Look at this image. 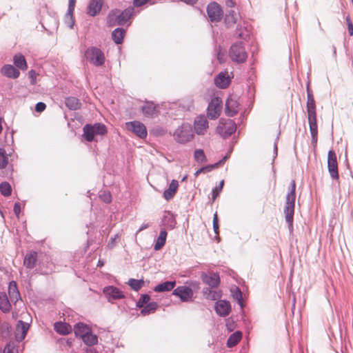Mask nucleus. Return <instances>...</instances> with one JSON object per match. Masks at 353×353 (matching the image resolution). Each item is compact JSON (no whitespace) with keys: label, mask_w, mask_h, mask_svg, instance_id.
Here are the masks:
<instances>
[{"label":"nucleus","mask_w":353,"mask_h":353,"mask_svg":"<svg viewBox=\"0 0 353 353\" xmlns=\"http://www.w3.org/2000/svg\"><path fill=\"white\" fill-rule=\"evenodd\" d=\"M65 104L70 110H79L81 106L80 101L77 98L73 97H67L65 100Z\"/></svg>","instance_id":"nucleus-28"},{"label":"nucleus","mask_w":353,"mask_h":353,"mask_svg":"<svg viewBox=\"0 0 353 353\" xmlns=\"http://www.w3.org/2000/svg\"><path fill=\"white\" fill-rule=\"evenodd\" d=\"M74 334L77 337L83 338L90 331V327L83 323H77L74 327Z\"/></svg>","instance_id":"nucleus-22"},{"label":"nucleus","mask_w":353,"mask_h":353,"mask_svg":"<svg viewBox=\"0 0 353 353\" xmlns=\"http://www.w3.org/2000/svg\"><path fill=\"white\" fill-rule=\"evenodd\" d=\"M163 222L170 229L174 228L176 225V221L172 216H164Z\"/></svg>","instance_id":"nucleus-48"},{"label":"nucleus","mask_w":353,"mask_h":353,"mask_svg":"<svg viewBox=\"0 0 353 353\" xmlns=\"http://www.w3.org/2000/svg\"><path fill=\"white\" fill-rule=\"evenodd\" d=\"M296 183L292 180L289 187V192L285 197V203L284 207V214L286 222L288 223L289 228H292L295 199H296Z\"/></svg>","instance_id":"nucleus-2"},{"label":"nucleus","mask_w":353,"mask_h":353,"mask_svg":"<svg viewBox=\"0 0 353 353\" xmlns=\"http://www.w3.org/2000/svg\"><path fill=\"white\" fill-rule=\"evenodd\" d=\"M0 192L4 196H9L12 194V188L8 182L3 181L0 183Z\"/></svg>","instance_id":"nucleus-40"},{"label":"nucleus","mask_w":353,"mask_h":353,"mask_svg":"<svg viewBox=\"0 0 353 353\" xmlns=\"http://www.w3.org/2000/svg\"><path fill=\"white\" fill-rule=\"evenodd\" d=\"M141 110L145 116L152 117L155 113L156 107L154 105L153 103L148 102L143 105Z\"/></svg>","instance_id":"nucleus-35"},{"label":"nucleus","mask_w":353,"mask_h":353,"mask_svg":"<svg viewBox=\"0 0 353 353\" xmlns=\"http://www.w3.org/2000/svg\"><path fill=\"white\" fill-rule=\"evenodd\" d=\"M83 136L87 141L91 142L94 139V137L95 135L94 131L91 124H86L83 128Z\"/></svg>","instance_id":"nucleus-31"},{"label":"nucleus","mask_w":353,"mask_h":353,"mask_svg":"<svg viewBox=\"0 0 353 353\" xmlns=\"http://www.w3.org/2000/svg\"><path fill=\"white\" fill-rule=\"evenodd\" d=\"M126 128L132 131L139 138L143 139L147 137V129L145 125L140 121H134L125 123Z\"/></svg>","instance_id":"nucleus-11"},{"label":"nucleus","mask_w":353,"mask_h":353,"mask_svg":"<svg viewBox=\"0 0 353 353\" xmlns=\"http://www.w3.org/2000/svg\"><path fill=\"white\" fill-rule=\"evenodd\" d=\"M213 288H211L210 286L207 288H204L203 289V294L205 296V299H207V295L210 293V292L212 291Z\"/></svg>","instance_id":"nucleus-59"},{"label":"nucleus","mask_w":353,"mask_h":353,"mask_svg":"<svg viewBox=\"0 0 353 353\" xmlns=\"http://www.w3.org/2000/svg\"><path fill=\"white\" fill-rule=\"evenodd\" d=\"M222 101L219 97L211 99L207 108L208 117L212 120L216 119L221 112Z\"/></svg>","instance_id":"nucleus-8"},{"label":"nucleus","mask_w":353,"mask_h":353,"mask_svg":"<svg viewBox=\"0 0 353 353\" xmlns=\"http://www.w3.org/2000/svg\"><path fill=\"white\" fill-rule=\"evenodd\" d=\"M8 294L11 301L17 302L20 298V294L15 281H11L8 286Z\"/></svg>","instance_id":"nucleus-24"},{"label":"nucleus","mask_w":353,"mask_h":353,"mask_svg":"<svg viewBox=\"0 0 353 353\" xmlns=\"http://www.w3.org/2000/svg\"><path fill=\"white\" fill-rule=\"evenodd\" d=\"M201 277L203 283L209 285L211 288H216L220 284V277L216 272H203Z\"/></svg>","instance_id":"nucleus-15"},{"label":"nucleus","mask_w":353,"mask_h":353,"mask_svg":"<svg viewBox=\"0 0 353 353\" xmlns=\"http://www.w3.org/2000/svg\"><path fill=\"white\" fill-rule=\"evenodd\" d=\"M54 329L57 333L62 335L68 334L72 331V327L68 323L61 321L56 322L54 325Z\"/></svg>","instance_id":"nucleus-23"},{"label":"nucleus","mask_w":353,"mask_h":353,"mask_svg":"<svg viewBox=\"0 0 353 353\" xmlns=\"http://www.w3.org/2000/svg\"><path fill=\"white\" fill-rule=\"evenodd\" d=\"M222 296L221 291L217 289H212L207 295V299L212 301L219 300Z\"/></svg>","instance_id":"nucleus-43"},{"label":"nucleus","mask_w":353,"mask_h":353,"mask_svg":"<svg viewBox=\"0 0 353 353\" xmlns=\"http://www.w3.org/2000/svg\"><path fill=\"white\" fill-rule=\"evenodd\" d=\"M214 310L218 315L225 317L231 311L230 302L225 300L219 301L215 303Z\"/></svg>","instance_id":"nucleus-17"},{"label":"nucleus","mask_w":353,"mask_h":353,"mask_svg":"<svg viewBox=\"0 0 353 353\" xmlns=\"http://www.w3.org/2000/svg\"><path fill=\"white\" fill-rule=\"evenodd\" d=\"M348 32L350 36L353 35V24H350L347 26Z\"/></svg>","instance_id":"nucleus-63"},{"label":"nucleus","mask_w":353,"mask_h":353,"mask_svg":"<svg viewBox=\"0 0 353 353\" xmlns=\"http://www.w3.org/2000/svg\"><path fill=\"white\" fill-rule=\"evenodd\" d=\"M85 344L88 346H92L98 343V338L96 334H94L90 331L88 334L84 336L83 338L81 339Z\"/></svg>","instance_id":"nucleus-37"},{"label":"nucleus","mask_w":353,"mask_h":353,"mask_svg":"<svg viewBox=\"0 0 353 353\" xmlns=\"http://www.w3.org/2000/svg\"><path fill=\"white\" fill-rule=\"evenodd\" d=\"M179 187L178 181L173 179L170 183L168 189L165 190L163 192V197L167 201L170 200L174 196Z\"/></svg>","instance_id":"nucleus-21"},{"label":"nucleus","mask_w":353,"mask_h":353,"mask_svg":"<svg viewBox=\"0 0 353 353\" xmlns=\"http://www.w3.org/2000/svg\"><path fill=\"white\" fill-rule=\"evenodd\" d=\"M95 135H103L106 134L107 129L104 124L97 123L92 125Z\"/></svg>","instance_id":"nucleus-42"},{"label":"nucleus","mask_w":353,"mask_h":353,"mask_svg":"<svg viewBox=\"0 0 353 353\" xmlns=\"http://www.w3.org/2000/svg\"><path fill=\"white\" fill-rule=\"evenodd\" d=\"M14 212L17 216V218H19V214L21 212V205L19 203H15L14 205Z\"/></svg>","instance_id":"nucleus-57"},{"label":"nucleus","mask_w":353,"mask_h":353,"mask_svg":"<svg viewBox=\"0 0 353 353\" xmlns=\"http://www.w3.org/2000/svg\"><path fill=\"white\" fill-rule=\"evenodd\" d=\"M65 23L70 28H73V26L74 25V20L73 17V13H69L66 12L65 15Z\"/></svg>","instance_id":"nucleus-47"},{"label":"nucleus","mask_w":353,"mask_h":353,"mask_svg":"<svg viewBox=\"0 0 353 353\" xmlns=\"http://www.w3.org/2000/svg\"><path fill=\"white\" fill-rule=\"evenodd\" d=\"M99 198L106 203H110L112 201V195L110 192L108 191L101 192Z\"/></svg>","instance_id":"nucleus-49"},{"label":"nucleus","mask_w":353,"mask_h":353,"mask_svg":"<svg viewBox=\"0 0 353 353\" xmlns=\"http://www.w3.org/2000/svg\"><path fill=\"white\" fill-rule=\"evenodd\" d=\"M5 327H6V329L8 330V327L7 325H1V333H2V335L3 337H6L8 336V331L6 332L3 330Z\"/></svg>","instance_id":"nucleus-62"},{"label":"nucleus","mask_w":353,"mask_h":353,"mask_svg":"<svg viewBox=\"0 0 353 353\" xmlns=\"http://www.w3.org/2000/svg\"><path fill=\"white\" fill-rule=\"evenodd\" d=\"M134 8L130 6L123 11L114 9L107 16V25L110 27L124 25L134 14Z\"/></svg>","instance_id":"nucleus-1"},{"label":"nucleus","mask_w":353,"mask_h":353,"mask_svg":"<svg viewBox=\"0 0 353 353\" xmlns=\"http://www.w3.org/2000/svg\"><path fill=\"white\" fill-rule=\"evenodd\" d=\"M194 159L198 162H205L206 157L204 154V152L201 149H197L194 151Z\"/></svg>","instance_id":"nucleus-44"},{"label":"nucleus","mask_w":353,"mask_h":353,"mask_svg":"<svg viewBox=\"0 0 353 353\" xmlns=\"http://www.w3.org/2000/svg\"><path fill=\"white\" fill-rule=\"evenodd\" d=\"M175 140L181 143L191 141L194 137L192 126L188 123H183L174 132Z\"/></svg>","instance_id":"nucleus-6"},{"label":"nucleus","mask_w":353,"mask_h":353,"mask_svg":"<svg viewBox=\"0 0 353 353\" xmlns=\"http://www.w3.org/2000/svg\"><path fill=\"white\" fill-rule=\"evenodd\" d=\"M202 172H205L203 167L201 168L199 170H198L195 173H194V176H197L199 174H200Z\"/></svg>","instance_id":"nucleus-64"},{"label":"nucleus","mask_w":353,"mask_h":353,"mask_svg":"<svg viewBox=\"0 0 353 353\" xmlns=\"http://www.w3.org/2000/svg\"><path fill=\"white\" fill-rule=\"evenodd\" d=\"M242 334L239 331H236L232 334L227 341V345L229 347H232L235 346L241 339Z\"/></svg>","instance_id":"nucleus-32"},{"label":"nucleus","mask_w":353,"mask_h":353,"mask_svg":"<svg viewBox=\"0 0 353 353\" xmlns=\"http://www.w3.org/2000/svg\"><path fill=\"white\" fill-rule=\"evenodd\" d=\"M37 259V253L36 252L28 253L24 257V265H26L27 268L32 269L35 266Z\"/></svg>","instance_id":"nucleus-26"},{"label":"nucleus","mask_w":353,"mask_h":353,"mask_svg":"<svg viewBox=\"0 0 353 353\" xmlns=\"http://www.w3.org/2000/svg\"><path fill=\"white\" fill-rule=\"evenodd\" d=\"M3 353H16L14 345L12 344H7L4 348Z\"/></svg>","instance_id":"nucleus-55"},{"label":"nucleus","mask_w":353,"mask_h":353,"mask_svg":"<svg viewBox=\"0 0 353 353\" xmlns=\"http://www.w3.org/2000/svg\"><path fill=\"white\" fill-rule=\"evenodd\" d=\"M85 57L94 66H102L105 63L104 53L97 47H90L85 51Z\"/></svg>","instance_id":"nucleus-4"},{"label":"nucleus","mask_w":353,"mask_h":353,"mask_svg":"<svg viewBox=\"0 0 353 353\" xmlns=\"http://www.w3.org/2000/svg\"><path fill=\"white\" fill-rule=\"evenodd\" d=\"M167 238V232L165 230H161L159 237L156 241L154 249L155 250H161L165 243Z\"/></svg>","instance_id":"nucleus-33"},{"label":"nucleus","mask_w":353,"mask_h":353,"mask_svg":"<svg viewBox=\"0 0 353 353\" xmlns=\"http://www.w3.org/2000/svg\"><path fill=\"white\" fill-rule=\"evenodd\" d=\"M227 159V157H224L222 159H221L219 161H218L217 163H215L214 164H211V165H208L206 166H204L203 167L205 172H210L212 171L213 169H215V168H219V166L221 164H223L225 159Z\"/></svg>","instance_id":"nucleus-45"},{"label":"nucleus","mask_w":353,"mask_h":353,"mask_svg":"<svg viewBox=\"0 0 353 353\" xmlns=\"http://www.w3.org/2000/svg\"><path fill=\"white\" fill-rule=\"evenodd\" d=\"M224 184V181L222 180L219 185L216 186L214 189L212 190V199L215 200L216 196L219 195V192L222 190L223 186Z\"/></svg>","instance_id":"nucleus-51"},{"label":"nucleus","mask_w":353,"mask_h":353,"mask_svg":"<svg viewBox=\"0 0 353 353\" xmlns=\"http://www.w3.org/2000/svg\"><path fill=\"white\" fill-rule=\"evenodd\" d=\"M180 1L182 2H184L185 3H186L188 5H191V6H193L198 1V0H180Z\"/></svg>","instance_id":"nucleus-61"},{"label":"nucleus","mask_w":353,"mask_h":353,"mask_svg":"<svg viewBox=\"0 0 353 353\" xmlns=\"http://www.w3.org/2000/svg\"><path fill=\"white\" fill-rule=\"evenodd\" d=\"M231 82V79L228 74V72H220L215 78H214V83L215 85L221 89H225L228 87Z\"/></svg>","instance_id":"nucleus-18"},{"label":"nucleus","mask_w":353,"mask_h":353,"mask_svg":"<svg viewBox=\"0 0 353 353\" xmlns=\"http://www.w3.org/2000/svg\"><path fill=\"white\" fill-rule=\"evenodd\" d=\"M225 5L228 7V8H233L235 6V2L233 1V0H226L225 1Z\"/></svg>","instance_id":"nucleus-60"},{"label":"nucleus","mask_w":353,"mask_h":353,"mask_svg":"<svg viewBox=\"0 0 353 353\" xmlns=\"http://www.w3.org/2000/svg\"><path fill=\"white\" fill-rule=\"evenodd\" d=\"M207 13L212 22H219L222 19L223 11L216 2H211L208 5Z\"/></svg>","instance_id":"nucleus-10"},{"label":"nucleus","mask_w":353,"mask_h":353,"mask_svg":"<svg viewBox=\"0 0 353 353\" xmlns=\"http://www.w3.org/2000/svg\"><path fill=\"white\" fill-rule=\"evenodd\" d=\"M14 63L18 68L25 70L27 69V63L25 57L21 54H16L14 57Z\"/></svg>","instance_id":"nucleus-36"},{"label":"nucleus","mask_w":353,"mask_h":353,"mask_svg":"<svg viewBox=\"0 0 353 353\" xmlns=\"http://www.w3.org/2000/svg\"><path fill=\"white\" fill-rule=\"evenodd\" d=\"M76 0H69L68 12L74 13Z\"/></svg>","instance_id":"nucleus-56"},{"label":"nucleus","mask_w":353,"mask_h":353,"mask_svg":"<svg viewBox=\"0 0 353 353\" xmlns=\"http://www.w3.org/2000/svg\"><path fill=\"white\" fill-rule=\"evenodd\" d=\"M175 285V281H165L155 286L154 290L157 292H168L172 290Z\"/></svg>","instance_id":"nucleus-27"},{"label":"nucleus","mask_w":353,"mask_h":353,"mask_svg":"<svg viewBox=\"0 0 353 353\" xmlns=\"http://www.w3.org/2000/svg\"><path fill=\"white\" fill-rule=\"evenodd\" d=\"M157 303L154 301L150 302L142 307V310H141V314L143 316H146L151 313H154L157 309Z\"/></svg>","instance_id":"nucleus-34"},{"label":"nucleus","mask_w":353,"mask_h":353,"mask_svg":"<svg viewBox=\"0 0 353 353\" xmlns=\"http://www.w3.org/2000/svg\"><path fill=\"white\" fill-rule=\"evenodd\" d=\"M125 30L122 28H117L112 32V40L117 44H121L123 42Z\"/></svg>","instance_id":"nucleus-29"},{"label":"nucleus","mask_w":353,"mask_h":353,"mask_svg":"<svg viewBox=\"0 0 353 353\" xmlns=\"http://www.w3.org/2000/svg\"><path fill=\"white\" fill-rule=\"evenodd\" d=\"M149 0H134L133 6L135 7H140V6L144 5Z\"/></svg>","instance_id":"nucleus-58"},{"label":"nucleus","mask_w":353,"mask_h":353,"mask_svg":"<svg viewBox=\"0 0 353 353\" xmlns=\"http://www.w3.org/2000/svg\"><path fill=\"white\" fill-rule=\"evenodd\" d=\"M172 294L178 296L182 302L192 301L194 297L192 290L185 285L179 286L175 288Z\"/></svg>","instance_id":"nucleus-9"},{"label":"nucleus","mask_w":353,"mask_h":353,"mask_svg":"<svg viewBox=\"0 0 353 353\" xmlns=\"http://www.w3.org/2000/svg\"><path fill=\"white\" fill-rule=\"evenodd\" d=\"M150 300V296L148 294H142L136 303L137 307H143L145 305L148 304Z\"/></svg>","instance_id":"nucleus-46"},{"label":"nucleus","mask_w":353,"mask_h":353,"mask_svg":"<svg viewBox=\"0 0 353 353\" xmlns=\"http://www.w3.org/2000/svg\"><path fill=\"white\" fill-rule=\"evenodd\" d=\"M327 168L331 177L333 179H338L339 172L336 155L333 150H330L327 154Z\"/></svg>","instance_id":"nucleus-12"},{"label":"nucleus","mask_w":353,"mask_h":353,"mask_svg":"<svg viewBox=\"0 0 353 353\" xmlns=\"http://www.w3.org/2000/svg\"><path fill=\"white\" fill-rule=\"evenodd\" d=\"M46 108V105L43 102H38L35 106V111L37 112H41L44 111Z\"/></svg>","instance_id":"nucleus-54"},{"label":"nucleus","mask_w":353,"mask_h":353,"mask_svg":"<svg viewBox=\"0 0 353 353\" xmlns=\"http://www.w3.org/2000/svg\"><path fill=\"white\" fill-rule=\"evenodd\" d=\"M3 75L8 78L17 79L19 74V71L12 65H5L1 70Z\"/></svg>","instance_id":"nucleus-20"},{"label":"nucleus","mask_w":353,"mask_h":353,"mask_svg":"<svg viewBox=\"0 0 353 353\" xmlns=\"http://www.w3.org/2000/svg\"><path fill=\"white\" fill-rule=\"evenodd\" d=\"M213 230L216 234H219V220L217 212H215L213 217Z\"/></svg>","instance_id":"nucleus-52"},{"label":"nucleus","mask_w":353,"mask_h":353,"mask_svg":"<svg viewBox=\"0 0 353 353\" xmlns=\"http://www.w3.org/2000/svg\"><path fill=\"white\" fill-rule=\"evenodd\" d=\"M232 292L233 298L237 300L239 305L242 306V293L240 289L236 287L235 289L232 291Z\"/></svg>","instance_id":"nucleus-50"},{"label":"nucleus","mask_w":353,"mask_h":353,"mask_svg":"<svg viewBox=\"0 0 353 353\" xmlns=\"http://www.w3.org/2000/svg\"><path fill=\"white\" fill-rule=\"evenodd\" d=\"M29 324L28 323H25L23 321H19L17 326V330H21V335L19 339L20 341H22L26 337V335L29 329Z\"/></svg>","instance_id":"nucleus-39"},{"label":"nucleus","mask_w":353,"mask_h":353,"mask_svg":"<svg viewBox=\"0 0 353 353\" xmlns=\"http://www.w3.org/2000/svg\"><path fill=\"white\" fill-rule=\"evenodd\" d=\"M194 128L196 133L199 135L205 134L208 128V121L204 115L197 116L194 122Z\"/></svg>","instance_id":"nucleus-13"},{"label":"nucleus","mask_w":353,"mask_h":353,"mask_svg":"<svg viewBox=\"0 0 353 353\" xmlns=\"http://www.w3.org/2000/svg\"><path fill=\"white\" fill-rule=\"evenodd\" d=\"M103 293L110 302L124 298L123 292L119 288L112 285L105 287L103 289Z\"/></svg>","instance_id":"nucleus-16"},{"label":"nucleus","mask_w":353,"mask_h":353,"mask_svg":"<svg viewBox=\"0 0 353 353\" xmlns=\"http://www.w3.org/2000/svg\"><path fill=\"white\" fill-rule=\"evenodd\" d=\"M306 108L312 141L313 143H316L318 128L316 123V104L313 94H309V97H307Z\"/></svg>","instance_id":"nucleus-3"},{"label":"nucleus","mask_w":353,"mask_h":353,"mask_svg":"<svg viewBox=\"0 0 353 353\" xmlns=\"http://www.w3.org/2000/svg\"><path fill=\"white\" fill-rule=\"evenodd\" d=\"M236 125L232 119H221L216 128V132L221 137L225 139L236 132Z\"/></svg>","instance_id":"nucleus-7"},{"label":"nucleus","mask_w":353,"mask_h":353,"mask_svg":"<svg viewBox=\"0 0 353 353\" xmlns=\"http://www.w3.org/2000/svg\"><path fill=\"white\" fill-rule=\"evenodd\" d=\"M236 34L238 38L243 39H245L246 37H248V34L243 32L242 27H239V26H237L236 30Z\"/></svg>","instance_id":"nucleus-53"},{"label":"nucleus","mask_w":353,"mask_h":353,"mask_svg":"<svg viewBox=\"0 0 353 353\" xmlns=\"http://www.w3.org/2000/svg\"><path fill=\"white\" fill-rule=\"evenodd\" d=\"M229 54L231 59L236 63H244L248 54L242 42H236L232 44L229 50Z\"/></svg>","instance_id":"nucleus-5"},{"label":"nucleus","mask_w":353,"mask_h":353,"mask_svg":"<svg viewBox=\"0 0 353 353\" xmlns=\"http://www.w3.org/2000/svg\"><path fill=\"white\" fill-rule=\"evenodd\" d=\"M8 163V158L6 151L3 148H0V169L6 168Z\"/></svg>","instance_id":"nucleus-41"},{"label":"nucleus","mask_w":353,"mask_h":353,"mask_svg":"<svg viewBox=\"0 0 353 353\" xmlns=\"http://www.w3.org/2000/svg\"><path fill=\"white\" fill-rule=\"evenodd\" d=\"M103 0H91L88 6V14L92 17L96 16L101 10Z\"/></svg>","instance_id":"nucleus-19"},{"label":"nucleus","mask_w":353,"mask_h":353,"mask_svg":"<svg viewBox=\"0 0 353 353\" xmlns=\"http://www.w3.org/2000/svg\"><path fill=\"white\" fill-rule=\"evenodd\" d=\"M239 19V14L234 10L227 12L225 17V23L228 26H232Z\"/></svg>","instance_id":"nucleus-25"},{"label":"nucleus","mask_w":353,"mask_h":353,"mask_svg":"<svg viewBox=\"0 0 353 353\" xmlns=\"http://www.w3.org/2000/svg\"><path fill=\"white\" fill-rule=\"evenodd\" d=\"M11 308L10 301L6 293H0V310L4 312H8Z\"/></svg>","instance_id":"nucleus-30"},{"label":"nucleus","mask_w":353,"mask_h":353,"mask_svg":"<svg viewBox=\"0 0 353 353\" xmlns=\"http://www.w3.org/2000/svg\"><path fill=\"white\" fill-rule=\"evenodd\" d=\"M128 284L132 290L138 291L143 286L144 281L143 279H130Z\"/></svg>","instance_id":"nucleus-38"},{"label":"nucleus","mask_w":353,"mask_h":353,"mask_svg":"<svg viewBox=\"0 0 353 353\" xmlns=\"http://www.w3.org/2000/svg\"><path fill=\"white\" fill-rule=\"evenodd\" d=\"M239 103L235 97H228L225 102V112L226 115L230 117L236 115L239 112Z\"/></svg>","instance_id":"nucleus-14"}]
</instances>
